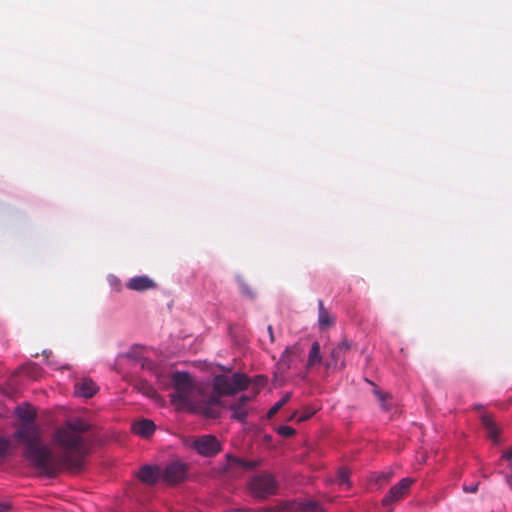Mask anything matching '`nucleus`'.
I'll return each instance as SVG.
<instances>
[{
  "instance_id": "obj_15",
  "label": "nucleus",
  "mask_w": 512,
  "mask_h": 512,
  "mask_svg": "<svg viewBox=\"0 0 512 512\" xmlns=\"http://www.w3.org/2000/svg\"><path fill=\"white\" fill-rule=\"evenodd\" d=\"M21 444L12 436L11 438L0 436V462H3L6 457L12 454Z\"/></svg>"
},
{
  "instance_id": "obj_1",
  "label": "nucleus",
  "mask_w": 512,
  "mask_h": 512,
  "mask_svg": "<svg viewBox=\"0 0 512 512\" xmlns=\"http://www.w3.org/2000/svg\"><path fill=\"white\" fill-rule=\"evenodd\" d=\"M14 414L20 423L13 437L24 447L22 458L40 475L53 478L62 470L73 474L82 471L89 453V444L84 436L90 429L88 422L82 419L67 421L55 430L53 442L60 451L56 455L42 442L40 428L35 423L37 411L31 404L24 402L16 406Z\"/></svg>"
},
{
  "instance_id": "obj_7",
  "label": "nucleus",
  "mask_w": 512,
  "mask_h": 512,
  "mask_svg": "<svg viewBox=\"0 0 512 512\" xmlns=\"http://www.w3.org/2000/svg\"><path fill=\"white\" fill-rule=\"evenodd\" d=\"M351 349V343L344 339L340 341L330 352L329 358L325 362L327 369L343 370L346 367L345 356Z\"/></svg>"
},
{
  "instance_id": "obj_21",
  "label": "nucleus",
  "mask_w": 512,
  "mask_h": 512,
  "mask_svg": "<svg viewBox=\"0 0 512 512\" xmlns=\"http://www.w3.org/2000/svg\"><path fill=\"white\" fill-rule=\"evenodd\" d=\"M292 397L291 392L285 393L268 411V417L275 415Z\"/></svg>"
},
{
  "instance_id": "obj_11",
  "label": "nucleus",
  "mask_w": 512,
  "mask_h": 512,
  "mask_svg": "<svg viewBox=\"0 0 512 512\" xmlns=\"http://www.w3.org/2000/svg\"><path fill=\"white\" fill-rule=\"evenodd\" d=\"M364 381L373 387L372 393L379 402L380 408L383 412H389L392 410V395L386 391L381 390L377 385L369 378H364Z\"/></svg>"
},
{
  "instance_id": "obj_16",
  "label": "nucleus",
  "mask_w": 512,
  "mask_h": 512,
  "mask_svg": "<svg viewBox=\"0 0 512 512\" xmlns=\"http://www.w3.org/2000/svg\"><path fill=\"white\" fill-rule=\"evenodd\" d=\"M482 424L485 427L487 436L495 443L498 444L500 442V431L493 421V419L489 416L482 417Z\"/></svg>"
},
{
  "instance_id": "obj_22",
  "label": "nucleus",
  "mask_w": 512,
  "mask_h": 512,
  "mask_svg": "<svg viewBox=\"0 0 512 512\" xmlns=\"http://www.w3.org/2000/svg\"><path fill=\"white\" fill-rule=\"evenodd\" d=\"M295 349V346L286 347L280 356L279 363L283 366H286L287 368H290L292 364L291 354Z\"/></svg>"
},
{
  "instance_id": "obj_30",
  "label": "nucleus",
  "mask_w": 512,
  "mask_h": 512,
  "mask_svg": "<svg viewBox=\"0 0 512 512\" xmlns=\"http://www.w3.org/2000/svg\"><path fill=\"white\" fill-rule=\"evenodd\" d=\"M11 506L8 503H0V512H8L10 511Z\"/></svg>"
},
{
  "instance_id": "obj_31",
  "label": "nucleus",
  "mask_w": 512,
  "mask_h": 512,
  "mask_svg": "<svg viewBox=\"0 0 512 512\" xmlns=\"http://www.w3.org/2000/svg\"><path fill=\"white\" fill-rule=\"evenodd\" d=\"M268 330V333H269V338H270V341L271 342H274V333H273V328L271 325L268 326L267 328Z\"/></svg>"
},
{
  "instance_id": "obj_18",
  "label": "nucleus",
  "mask_w": 512,
  "mask_h": 512,
  "mask_svg": "<svg viewBox=\"0 0 512 512\" xmlns=\"http://www.w3.org/2000/svg\"><path fill=\"white\" fill-rule=\"evenodd\" d=\"M228 459L231 464L248 471L256 469L261 464L260 460H247L237 456H228Z\"/></svg>"
},
{
  "instance_id": "obj_9",
  "label": "nucleus",
  "mask_w": 512,
  "mask_h": 512,
  "mask_svg": "<svg viewBox=\"0 0 512 512\" xmlns=\"http://www.w3.org/2000/svg\"><path fill=\"white\" fill-rule=\"evenodd\" d=\"M251 397L248 395H241L238 400L229 406L231 411V419L245 424L248 418L247 404L250 402Z\"/></svg>"
},
{
  "instance_id": "obj_5",
  "label": "nucleus",
  "mask_w": 512,
  "mask_h": 512,
  "mask_svg": "<svg viewBox=\"0 0 512 512\" xmlns=\"http://www.w3.org/2000/svg\"><path fill=\"white\" fill-rule=\"evenodd\" d=\"M192 448L203 457H214L221 451L222 446L214 435L207 434L195 439Z\"/></svg>"
},
{
  "instance_id": "obj_34",
  "label": "nucleus",
  "mask_w": 512,
  "mask_h": 512,
  "mask_svg": "<svg viewBox=\"0 0 512 512\" xmlns=\"http://www.w3.org/2000/svg\"><path fill=\"white\" fill-rule=\"evenodd\" d=\"M129 357H130V365H131V364H132V361H134V360H133V357H132V351H131V350H130Z\"/></svg>"
},
{
  "instance_id": "obj_6",
  "label": "nucleus",
  "mask_w": 512,
  "mask_h": 512,
  "mask_svg": "<svg viewBox=\"0 0 512 512\" xmlns=\"http://www.w3.org/2000/svg\"><path fill=\"white\" fill-rule=\"evenodd\" d=\"M415 479L404 477L395 485H393L382 499V505L388 507L402 500L409 492L411 486L415 483Z\"/></svg>"
},
{
  "instance_id": "obj_10",
  "label": "nucleus",
  "mask_w": 512,
  "mask_h": 512,
  "mask_svg": "<svg viewBox=\"0 0 512 512\" xmlns=\"http://www.w3.org/2000/svg\"><path fill=\"white\" fill-rule=\"evenodd\" d=\"M137 477L148 485L161 481L160 468L157 465H143L137 473Z\"/></svg>"
},
{
  "instance_id": "obj_14",
  "label": "nucleus",
  "mask_w": 512,
  "mask_h": 512,
  "mask_svg": "<svg viewBox=\"0 0 512 512\" xmlns=\"http://www.w3.org/2000/svg\"><path fill=\"white\" fill-rule=\"evenodd\" d=\"M156 288L157 284L154 282L153 279H151L147 275L135 276L130 278V290L143 292Z\"/></svg>"
},
{
  "instance_id": "obj_19",
  "label": "nucleus",
  "mask_w": 512,
  "mask_h": 512,
  "mask_svg": "<svg viewBox=\"0 0 512 512\" xmlns=\"http://www.w3.org/2000/svg\"><path fill=\"white\" fill-rule=\"evenodd\" d=\"M318 323L320 328H326L334 323V318L329 314L328 310L324 307L322 300L318 301Z\"/></svg>"
},
{
  "instance_id": "obj_33",
  "label": "nucleus",
  "mask_w": 512,
  "mask_h": 512,
  "mask_svg": "<svg viewBox=\"0 0 512 512\" xmlns=\"http://www.w3.org/2000/svg\"><path fill=\"white\" fill-rule=\"evenodd\" d=\"M213 403L218 404V403H220V400H219L217 397H214V398H213Z\"/></svg>"
},
{
  "instance_id": "obj_35",
  "label": "nucleus",
  "mask_w": 512,
  "mask_h": 512,
  "mask_svg": "<svg viewBox=\"0 0 512 512\" xmlns=\"http://www.w3.org/2000/svg\"><path fill=\"white\" fill-rule=\"evenodd\" d=\"M315 512H325V511L322 509V510H316Z\"/></svg>"
},
{
  "instance_id": "obj_23",
  "label": "nucleus",
  "mask_w": 512,
  "mask_h": 512,
  "mask_svg": "<svg viewBox=\"0 0 512 512\" xmlns=\"http://www.w3.org/2000/svg\"><path fill=\"white\" fill-rule=\"evenodd\" d=\"M237 281L240 287L241 294L247 298L254 299L255 294L249 287V285L245 283L241 277H237Z\"/></svg>"
},
{
  "instance_id": "obj_32",
  "label": "nucleus",
  "mask_w": 512,
  "mask_h": 512,
  "mask_svg": "<svg viewBox=\"0 0 512 512\" xmlns=\"http://www.w3.org/2000/svg\"><path fill=\"white\" fill-rule=\"evenodd\" d=\"M247 512H269V510L265 509V508H261V509L247 508Z\"/></svg>"
},
{
  "instance_id": "obj_3",
  "label": "nucleus",
  "mask_w": 512,
  "mask_h": 512,
  "mask_svg": "<svg viewBox=\"0 0 512 512\" xmlns=\"http://www.w3.org/2000/svg\"><path fill=\"white\" fill-rule=\"evenodd\" d=\"M250 385V378L242 372H234L231 376L218 374L212 381L213 392L218 397L232 396L245 391Z\"/></svg>"
},
{
  "instance_id": "obj_28",
  "label": "nucleus",
  "mask_w": 512,
  "mask_h": 512,
  "mask_svg": "<svg viewBox=\"0 0 512 512\" xmlns=\"http://www.w3.org/2000/svg\"><path fill=\"white\" fill-rule=\"evenodd\" d=\"M108 281L113 289H115L116 291L120 290V281L117 277L110 275L108 277Z\"/></svg>"
},
{
  "instance_id": "obj_2",
  "label": "nucleus",
  "mask_w": 512,
  "mask_h": 512,
  "mask_svg": "<svg viewBox=\"0 0 512 512\" xmlns=\"http://www.w3.org/2000/svg\"><path fill=\"white\" fill-rule=\"evenodd\" d=\"M173 392L169 394L170 402L177 411L195 412L196 405L192 399L194 383L187 371H175L171 376Z\"/></svg>"
},
{
  "instance_id": "obj_29",
  "label": "nucleus",
  "mask_w": 512,
  "mask_h": 512,
  "mask_svg": "<svg viewBox=\"0 0 512 512\" xmlns=\"http://www.w3.org/2000/svg\"><path fill=\"white\" fill-rule=\"evenodd\" d=\"M501 458L506 461H511L512 460V448L507 450L506 452H504L502 454Z\"/></svg>"
},
{
  "instance_id": "obj_4",
  "label": "nucleus",
  "mask_w": 512,
  "mask_h": 512,
  "mask_svg": "<svg viewBox=\"0 0 512 512\" xmlns=\"http://www.w3.org/2000/svg\"><path fill=\"white\" fill-rule=\"evenodd\" d=\"M277 487V481L270 473L256 475L249 481V489L252 495L258 499H266L275 494Z\"/></svg>"
},
{
  "instance_id": "obj_8",
  "label": "nucleus",
  "mask_w": 512,
  "mask_h": 512,
  "mask_svg": "<svg viewBox=\"0 0 512 512\" xmlns=\"http://www.w3.org/2000/svg\"><path fill=\"white\" fill-rule=\"evenodd\" d=\"M161 481L167 484H176L183 481L186 477V466L183 463L174 461L160 470Z\"/></svg>"
},
{
  "instance_id": "obj_20",
  "label": "nucleus",
  "mask_w": 512,
  "mask_h": 512,
  "mask_svg": "<svg viewBox=\"0 0 512 512\" xmlns=\"http://www.w3.org/2000/svg\"><path fill=\"white\" fill-rule=\"evenodd\" d=\"M391 478V472L382 471L371 474L369 481L372 485L382 486L389 482Z\"/></svg>"
},
{
  "instance_id": "obj_13",
  "label": "nucleus",
  "mask_w": 512,
  "mask_h": 512,
  "mask_svg": "<svg viewBox=\"0 0 512 512\" xmlns=\"http://www.w3.org/2000/svg\"><path fill=\"white\" fill-rule=\"evenodd\" d=\"M99 387L89 378H84L75 384V394L79 397L91 398Z\"/></svg>"
},
{
  "instance_id": "obj_12",
  "label": "nucleus",
  "mask_w": 512,
  "mask_h": 512,
  "mask_svg": "<svg viewBox=\"0 0 512 512\" xmlns=\"http://www.w3.org/2000/svg\"><path fill=\"white\" fill-rule=\"evenodd\" d=\"M155 430L156 425L150 419L136 421L130 426V433H134L144 439L150 438L154 434Z\"/></svg>"
},
{
  "instance_id": "obj_26",
  "label": "nucleus",
  "mask_w": 512,
  "mask_h": 512,
  "mask_svg": "<svg viewBox=\"0 0 512 512\" xmlns=\"http://www.w3.org/2000/svg\"><path fill=\"white\" fill-rule=\"evenodd\" d=\"M479 485H480V482H476L473 484L464 483L462 485V490L465 493H476L478 491Z\"/></svg>"
},
{
  "instance_id": "obj_24",
  "label": "nucleus",
  "mask_w": 512,
  "mask_h": 512,
  "mask_svg": "<svg viewBox=\"0 0 512 512\" xmlns=\"http://www.w3.org/2000/svg\"><path fill=\"white\" fill-rule=\"evenodd\" d=\"M300 508L303 512H315L316 510H322L318 503L312 500L302 502L300 504Z\"/></svg>"
},
{
  "instance_id": "obj_17",
  "label": "nucleus",
  "mask_w": 512,
  "mask_h": 512,
  "mask_svg": "<svg viewBox=\"0 0 512 512\" xmlns=\"http://www.w3.org/2000/svg\"><path fill=\"white\" fill-rule=\"evenodd\" d=\"M322 355H321V348L320 343L318 341H314L311 344L308 359H307V368H312L318 364L322 363Z\"/></svg>"
},
{
  "instance_id": "obj_25",
  "label": "nucleus",
  "mask_w": 512,
  "mask_h": 512,
  "mask_svg": "<svg viewBox=\"0 0 512 512\" xmlns=\"http://www.w3.org/2000/svg\"><path fill=\"white\" fill-rule=\"evenodd\" d=\"M277 433L283 437H291L296 433V430L288 425H280L276 429Z\"/></svg>"
},
{
  "instance_id": "obj_27",
  "label": "nucleus",
  "mask_w": 512,
  "mask_h": 512,
  "mask_svg": "<svg viewBox=\"0 0 512 512\" xmlns=\"http://www.w3.org/2000/svg\"><path fill=\"white\" fill-rule=\"evenodd\" d=\"M338 476L341 484L349 485V475L344 469L339 470Z\"/></svg>"
}]
</instances>
